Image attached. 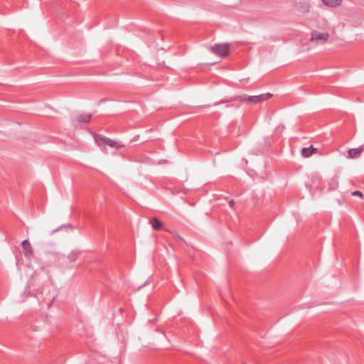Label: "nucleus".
Listing matches in <instances>:
<instances>
[{"mask_svg":"<svg viewBox=\"0 0 364 364\" xmlns=\"http://www.w3.org/2000/svg\"><path fill=\"white\" fill-rule=\"evenodd\" d=\"M272 96L271 93H265L256 96H248L245 94L235 97L228 100V102L231 101H241V102H253V103H259L264 102Z\"/></svg>","mask_w":364,"mask_h":364,"instance_id":"f257e3e1","label":"nucleus"},{"mask_svg":"<svg viewBox=\"0 0 364 364\" xmlns=\"http://www.w3.org/2000/svg\"><path fill=\"white\" fill-rule=\"evenodd\" d=\"M230 44L229 43H216L210 46V50L215 55L224 58L230 53Z\"/></svg>","mask_w":364,"mask_h":364,"instance_id":"f03ea898","label":"nucleus"},{"mask_svg":"<svg viewBox=\"0 0 364 364\" xmlns=\"http://www.w3.org/2000/svg\"><path fill=\"white\" fill-rule=\"evenodd\" d=\"M329 38V34L328 33H321L314 31L311 33V41H318L321 43H326Z\"/></svg>","mask_w":364,"mask_h":364,"instance_id":"7ed1b4c3","label":"nucleus"},{"mask_svg":"<svg viewBox=\"0 0 364 364\" xmlns=\"http://www.w3.org/2000/svg\"><path fill=\"white\" fill-rule=\"evenodd\" d=\"M22 247L25 256L28 257L32 255V247L28 240L22 242Z\"/></svg>","mask_w":364,"mask_h":364,"instance_id":"20e7f679","label":"nucleus"},{"mask_svg":"<svg viewBox=\"0 0 364 364\" xmlns=\"http://www.w3.org/2000/svg\"><path fill=\"white\" fill-rule=\"evenodd\" d=\"M317 151V149L314 148L313 146L310 147H305L301 149V155L304 158L311 156L314 153Z\"/></svg>","mask_w":364,"mask_h":364,"instance_id":"39448f33","label":"nucleus"},{"mask_svg":"<svg viewBox=\"0 0 364 364\" xmlns=\"http://www.w3.org/2000/svg\"><path fill=\"white\" fill-rule=\"evenodd\" d=\"M363 151L362 148L351 149L348 151V157L351 159L358 158Z\"/></svg>","mask_w":364,"mask_h":364,"instance_id":"423d86ee","label":"nucleus"},{"mask_svg":"<svg viewBox=\"0 0 364 364\" xmlns=\"http://www.w3.org/2000/svg\"><path fill=\"white\" fill-rule=\"evenodd\" d=\"M92 117V115L90 114H79L76 117V121L78 122H88Z\"/></svg>","mask_w":364,"mask_h":364,"instance_id":"0eeeda50","label":"nucleus"},{"mask_svg":"<svg viewBox=\"0 0 364 364\" xmlns=\"http://www.w3.org/2000/svg\"><path fill=\"white\" fill-rule=\"evenodd\" d=\"M150 223L152 225V228L154 230H159L162 228V223L156 218H153Z\"/></svg>","mask_w":364,"mask_h":364,"instance_id":"6e6552de","label":"nucleus"},{"mask_svg":"<svg viewBox=\"0 0 364 364\" xmlns=\"http://www.w3.org/2000/svg\"><path fill=\"white\" fill-rule=\"evenodd\" d=\"M323 4L335 7L341 4L342 0H321Z\"/></svg>","mask_w":364,"mask_h":364,"instance_id":"1a4fd4ad","label":"nucleus"},{"mask_svg":"<svg viewBox=\"0 0 364 364\" xmlns=\"http://www.w3.org/2000/svg\"><path fill=\"white\" fill-rule=\"evenodd\" d=\"M104 140L105 144L109 145L111 147H120L121 145L114 140H112L107 137L105 136V139H102Z\"/></svg>","mask_w":364,"mask_h":364,"instance_id":"9d476101","label":"nucleus"},{"mask_svg":"<svg viewBox=\"0 0 364 364\" xmlns=\"http://www.w3.org/2000/svg\"><path fill=\"white\" fill-rule=\"evenodd\" d=\"M102 139H105V136L100 134H96L95 136V140L99 146H102L105 144L104 140Z\"/></svg>","mask_w":364,"mask_h":364,"instance_id":"9b49d317","label":"nucleus"},{"mask_svg":"<svg viewBox=\"0 0 364 364\" xmlns=\"http://www.w3.org/2000/svg\"><path fill=\"white\" fill-rule=\"evenodd\" d=\"M55 297V295L53 292V295L51 296H50L48 298H43V301H46V300H48L46 302V304L48 305V307H50L51 306L52 303L53 302Z\"/></svg>","mask_w":364,"mask_h":364,"instance_id":"f8f14e48","label":"nucleus"},{"mask_svg":"<svg viewBox=\"0 0 364 364\" xmlns=\"http://www.w3.org/2000/svg\"><path fill=\"white\" fill-rule=\"evenodd\" d=\"M310 8L309 4L304 3V4L301 5V7L299 8V11L301 12H307L309 11Z\"/></svg>","mask_w":364,"mask_h":364,"instance_id":"ddd939ff","label":"nucleus"},{"mask_svg":"<svg viewBox=\"0 0 364 364\" xmlns=\"http://www.w3.org/2000/svg\"><path fill=\"white\" fill-rule=\"evenodd\" d=\"M77 256H78V253H75V252H72L69 256H68V259L72 261V262H74L76 260V259L77 258Z\"/></svg>","mask_w":364,"mask_h":364,"instance_id":"4468645a","label":"nucleus"},{"mask_svg":"<svg viewBox=\"0 0 364 364\" xmlns=\"http://www.w3.org/2000/svg\"><path fill=\"white\" fill-rule=\"evenodd\" d=\"M352 195L355 196H359L360 198H363V193L359 191H355L353 192Z\"/></svg>","mask_w":364,"mask_h":364,"instance_id":"2eb2a0df","label":"nucleus"},{"mask_svg":"<svg viewBox=\"0 0 364 364\" xmlns=\"http://www.w3.org/2000/svg\"><path fill=\"white\" fill-rule=\"evenodd\" d=\"M229 204H230V206L232 207L234 205V204H235V202L233 200H230L229 202Z\"/></svg>","mask_w":364,"mask_h":364,"instance_id":"dca6fc26","label":"nucleus"}]
</instances>
